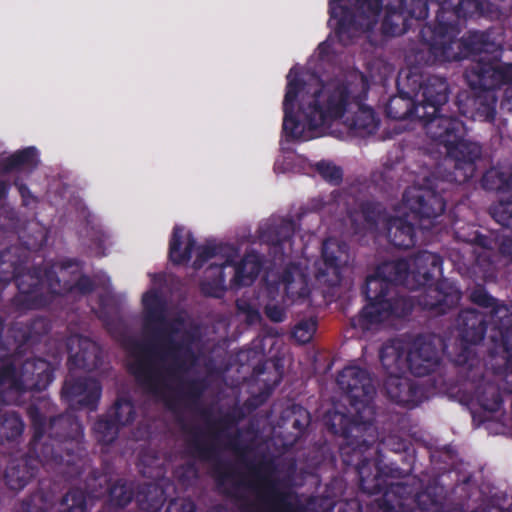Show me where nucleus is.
Returning <instances> with one entry per match:
<instances>
[{
	"instance_id": "64",
	"label": "nucleus",
	"mask_w": 512,
	"mask_h": 512,
	"mask_svg": "<svg viewBox=\"0 0 512 512\" xmlns=\"http://www.w3.org/2000/svg\"><path fill=\"white\" fill-rule=\"evenodd\" d=\"M334 431H335V433H338V432H341V433H343V434H346V433H347V431H346V430H344V429H343V430H342V429H341V430L334 429Z\"/></svg>"
},
{
	"instance_id": "11",
	"label": "nucleus",
	"mask_w": 512,
	"mask_h": 512,
	"mask_svg": "<svg viewBox=\"0 0 512 512\" xmlns=\"http://www.w3.org/2000/svg\"><path fill=\"white\" fill-rule=\"evenodd\" d=\"M348 246L344 242L325 240L321 250V263L317 264L315 278L329 287L342 281L343 268L348 264Z\"/></svg>"
},
{
	"instance_id": "12",
	"label": "nucleus",
	"mask_w": 512,
	"mask_h": 512,
	"mask_svg": "<svg viewBox=\"0 0 512 512\" xmlns=\"http://www.w3.org/2000/svg\"><path fill=\"white\" fill-rule=\"evenodd\" d=\"M442 339L433 333L418 334L408 348L407 366L411 373L421 377L429 375L438 363V345Z\"/></svg>"
},
{
	"instance_id": "57",
	"label": "nucleus",
	"mask_w": 512,
	"mask_h": 512,
	"mask_svg": "<svg viewBox=\"0 0 512 512\" xmlns=\"http://www.w3.org/2000/svg\"><path fill=\"white\" fill-rule=\"evenodd\" d=\"M10 185L8 182L1 180L0 181V200L7 197L9 193Z\"/></svg>"
},
{
	"instance_id": "24",
	"label": "nucleus",
	"mask_w": 512,
	"mask_h": 512,
	"mask_svg": "<svg viewBox=\"0 0 512 512\" xmlns=\"http://www.w3.org/2000/svg\"><path fill=\"white\" fill-rule=\"evenodd\" d=\"M231 265L232 259L230 257L219 264H210L199 284L201 294L206 297L222 298L227 290L225 269Z\"/></svg>"
},
{
	"instance_id": "13",
	"label": "nucleus",
	"mask_w": 512,
	"mask_h": 512,
	"mask_svg": "<svg viewBox=\"0 0 512 512\" xmlns=\"http://www.w3.org/2000/svg\"><path fill=\"white\" fill-rule=\"evenodd\" d=\"M489 316L475 308H466L460 311L457 319L461 341L465 344L462 352L455 359L458 365H467L471 354L467 346L480 343L487 332Z\"/></svg>"
},
{
	"instance_id": "36",
	"label": "nucleus",
	"mask_w": 512,
	"mask_h": 512,
	"mask_svg": "<svg viewBox=\"0 0 512 512\" xmlns=\"http://www.w3.org/2000/svg\"><path fill=\"white\" fill-rule=\"evenodd\" d=\"M335 384H372V375L367 368L351 364L338 372Z\"/></svg>"
},
{
	"instance_id": "32",
	"label": "nucleus",
	"mask_w": 512,
	"mask_h": 512,
	"mask_svg": "<svg viewBox=\"0 0 512 512\" xmlns=\"http://www.w3.org/2000/svg\"><path fill=\"white\" fill-rule=\"evenodd\" d=\"M234 276L231 280L234 286H249L259 276L262 270V263L255 255H246L240 262L235 263L232 260Z\"/></svg>"
},
{
	"instance_id": "61",
	"label": "nucleus",
	"mask_w": 512,
	"mask_h": 512,
	"mask_svg": "<svg viewBox=\"0 0 512 512\" xmlns=\"http://www.w3.org/2000/svg\"><path fill=\"white\" fill-rule=\"evenodd\" d=\"M177 384H191V385H194V384H208L207 382L205 381H188V382H178Z\"/></svg>"
},
{
	"instance_id": "31",
	"label": "nucleus",
	"mask_w": 512,
	"mask_h": 512,
	"mask_svg": "<svg viewBox=\"0 0 512 512\" xmlns=\"http://www.w3.org/2000/svg\"><path fill=\"white\" fill-rule=\"evenodd\" d=\"M7 338L13 341V347H7L0 342V361L8 357L11 353L21 355L26 347L35 344L30 330L25 322H14L8 329Z\"/></svg>"
},
{
	"instance_id": "23",
	"label": "nucleus",
	"mask_w": 512,
	"mask_h": 512,
	"mask_svg": "<svg viewBox=\"0 0 512 512\" xmlns=\"http://www.w3.org/2000/svg\"><path fill=\"white\" fill-rule=\"evenodd\" d=\"M112 417L115 423L111 424L108 421L100 420L94 426L99 440L104 443H110L115 438V424L125 426L134 420L135 412L131 402L128 400H119L115 405Z\"/></svg>"
},
{
	"instance_id": "41",
	"label": "nucleus",
	"mask_w": 512,
	"mask_h": 512,
	"mask_svg": "<svg viewBox=\"0 0 512 512\" xmlns=\"http://www.w3.org/2000/svg\"><path fill=\"white\" fill-rule=\"evenodd\" d=\"M23 431V424L21 420L15 416L10 415L0 421V437L5 439H12L19 436Z\"/></svg>"
},
{
	"instance_id": "6",
	"label": "nucleus",
	"mask_w": 512,
	"mask_h": 512,
	"mask_svg": "<svg viewBox=\"0 0 512 512\" xmlns=\"http://www.w3.org/2000/svg\"><path fill=\"white\" fill-rule=\"evenodd\" d=\"M28 255L19 247L11 246L0 251V283L7 285L14 281L18 295L14 304L22 310L41 309L47 302L41 296L44 286V266L28 268Z\"/></svg>"
},
{
	"instance_id": "38",
	"label": "nucleus",
	"mask_w": 512,
	"mask_h": 512,
	"mask_svg": "<svg viewBox=\"0 0 512 512\" xmlns=\"http://www.w3.org/2000/svg\"><path fill=\"white\" fill-rule=\"evenodd\" d=\"M317 330V321L313 318L304 319L298 322L293 330L292 337L300 344L311 341Z\"/></svg>"
},
{
	"instance_id": "14",
	"label": "nucleus",
	"mask_w": 512,
	"mask_h": 512,
	"mask_svg": "<svg viewBox=\"0 0 512 512\" xmlns=\"http://www.w3.org/2000/svg\"><path fill=\"white\" fill-rule=\"evenodd\" d=\"M44 284L47 291L41 290L40 295L46 296L47 303L42 308L49 307L58 297L74 293L85 296L96 289L94 280L86 274H80L74 282L61 281L54 264L44 266Z\"/></svg>"
},
{
	"instance_id": "39",
	"label": "nucleus",
	"mask_w": 512,
	"mask_h": 512,
	"mask_svg": "<svg viewBox=\"0 0 512 512\" xmlns=\"http://www.w3.org/2000/svg\"><path fill=\"white\" fill-rule=\"evenodd\" d=\"M30 475L24 465L11 466L6 470L5 480L12 490L22 489L28 482Z\"/></svg>"
},
{
	"instance_id": "50",
	"label": "nucleus",
	"mask_w": 512,
	"mask_h": 512,
	"mask_svg": "<svg viewBox=\"0 0 512 512\" xmlns=\"http://www.w3.org/2000/svg\"><path fill=\"white\" fill-rule=\"evenodd\" d=\"M264 312L272 322L280 323L283 322L286 318L285 310L276 304L266 305Z\"/></svg>"
},
{
	"instance_id": "22",
	"label": "nucleus",
	"mask_w": 512,
	"mask_h": 512,
	"mask_svg": "<svg viewBox=\"0 0 512 512\" xmlns=\"http://www.w3.org/2000/svg\"><path fill=\"white\" fill-rule=\"evenodd\" d=\"M280 283L284 286L286 297L292 302L305 299L310 293L308 278L299 263L290 262L285 266L280 276Z\"/></svg>"
},
{
	"instance_id": "33",
	"label": "nucleus",
	"mask_w": 512,
	"mask_h": 512,
	"mask_svg": "<svg viewBox=\"0 0 512 512\" xmlns=\"http://www.w3.org/2000/svg\"><path fill=\"white\" fill-rule=\"evenodd\" d=\"M37 164L36 148L27 147L4 158L1 162V169L4 173H10L23 168L34 169Z\"/></svg>"
},
{
	"instance_id": "37",
	"label": "nucleus",
	"mask_w": 512,
	"mask_h": 512,
	"mask_svg": "<svg viewBox=\"0 0 512 512\" xmlns=\"http://www.w3.org/2000/svg\"><path fill=\"white\" fill-rule=\"evenodd\" d=\"M360 212L367 229L370 231L376 230L382 214L381 204L373 201H364L360 204Z\"/></svg>"
},
{
	"instance_id": "17",
	"label": "nucleus",
	"mask_w": 512,
	"mask_h": 512,
	"mask_svg": "<svg viewBox=\"0 0 512 512\" xmlns=\"http://www.w3.org/2000/svg\"><path fill=\"white\" fill-rule=\"evenodd\" d=\"M69 357L67 366L74 370L93 371L101 365V352L97 344L88 337L76 335L67 341Z\"/></svg>"
},
{
	"instance_id": "44",
	"label": "nucleus",
	"mask_w": 512,
	"mask_h": 512,
	"mask_svg": "<svg viewBox=\"0 0 512 512\" xmlns=\"http://www.w3.org/2000/svg\"><path fill=\"white\" fill-rule=\"evenodd\" d=\"M220 249V246L210 242L199 246L197 248L196 258L193 262V268L196 270L201 269L208 260L212 259L219 253Z\"/></svg>"
},
{
	"instance_id": "10",
	"label": "nucleus",
	"mask_w": 512,
	"mask_h": 512,
	"mask_svg": "<svg viewBox=\"0 0 512 512\" xmlns=\"http://www.w3.org/2000/svg\"><path fill=\"white\" fill-rule=\"evenodd\" d=\"M441 107L435 113H428L421 123L427 137L451 153L452 148L465 138L466 126L457 116L441 114Z\"/></svg>"
},
{
	"instance_id": "28",
	"label": "nucleus",
	"mask_w": 512,
	"mask_h": 512,
	"mask_svg": "<svg viewBox=\"0 0 512 512\" xmlns=\"http://www.w3.org/2000/svg\"><path fill=\"white\" fill-rule=\"evenodd\" d=\"M185 229L176 225L173 228L169 241V259L175 265L188 263L192 258V252L196 247V239L191 232H187L185 238V247L181 250L183 244Z\"/></svg>"
},
{
	"instance_id": "20",
	"label": "nucleus",
	"mask_w": 512,
	"mask_h": 512,
	"mask_svg": "<svg viewBox=\"0 0 512 512\" xmlns=\"http://www.w3.org/2000/svg\"><path fill=\"white\" fill-rule=\"evenodd\" d=\"M295 233V223L292 219H280L277 222L269 223L260 231V238L271 246V253L279 260L291 250Z\"/></svg>"
},
{
	"instance_id": "45",
	"label": "nucleus",
	"mask_w": 512,
	"mask_h": 512,
	"mask_svg": "<svg viewBox=\"0 0 512 512\" xmlns=\"http://www.w3.org/2000/svg\"><path fill=\"white\" fill-rule=\"evenodd\" d=\"M132 499V491L126 484L118 483L110 490L111 502L119 507L127 505Z\"/></svg>"
},
{
	"instance_id": "8",
	"label": "nucleus",
	"mask_w": 512,
	"mask_h": 512,
	"mask_svg": "<svg viewBox=\"0 0 512 512\" xmlns=\"http://www.w3.org/2000/svg\"><path fill=\"white\" fill-rule=\"evenodd\" d=\"M469 299L481 308L490 309L489 320L494 326L493 330L497 331L500 337L498 342L496 335H491V340L495 343L491 354L498 353L501 349L505 360L504 373L512 375V308L492 296L483 285L475 286L469 294Z\"/></svg>"
},
{
	"instance_id": "49",
	"label": "nucleus",
	"mask_w": 512,
	"mask_h": 512,
	"mask_svg": "<svg viewBox=\"0 0 512 512\" xmlns=\"http://www.w3.org/2000/svg\"><path fill=\"white\" fill-rule=\"evenodd\" d=\"M487 394L491 395L493 397L492 400H489L487 398H481L479 400V403L481 406L489 411H495L499 408V406L502 403L501 397L496 393L495 386H489V390L486 391Z\"/></svg>"
},
{
	"instance_id": "52",
	"label": "nucleus",
	"mask_w": 512,
	"mask_h": 512,
	"mask_svg": "<svg viewBox=\"0 0 512 512\" xmlns=\"http://www.w3.org/2000/svg\"><path fill=\"white\" fill-rule=\"evenodd\" d=\"M166 512H195V507L189 500H180L171 503Z\"/></svg>"
},
{
	"instance_id": "3",
	"label": "nucleus",
	"mask_w": 512,
	"mask_h": 512,
	"mask_svg": "<svg viewBox=\"0 0 512 512\" xmlns=\"http://www.w3.org/2000/svg\"><path fill=\"white\" fill-rule=\"evenodd\" d=\"M144 308V330L152 335L154 342L134 343V349L142 355L131 364L130 370L137 377L147 375L151 371L152 356H159L162 360H169V367L176 372L188 371L197 361L193 349L196 335L192 331H185L180 340L173 335L179 329L166 319V304L156 290H149L142 296Z\"/></svg>"
},
{
	"instance_id": "34",
	"label": "nucleus",
	"mask_w": 512,
	"mask_h": 512,
	"mask_svg": "<svg viewBox=\"0 0 512 512\" xmlns=\"http://www.w3.org/2000/svg\"><path fill=\"white\" fill-rule=\"evenodd\" d=\"M61 394L72 406H93L100 396L97 386H64Z\"/></svg>"
},
{
	"instance_id": "4",
	"label": "nucleus",
	"mask_w": 512,
	"mask_h": 512,
	"mask_svg": "<svg viewBox=\"0 0 512 512\" xmlns=\"http://www.w3.org/2000/svg\"><path fill=\"white\" fill-rule=\"evenodd\" d=\"M414 20L429 15L428 0H394ZM384 0H329L330 21H335V35L343 46L361 33L372 31L383 11Z\"/></svg>"
},
{
	"instance_id": "48",
	"label": "nucleus",
	"mask_w": 512,
	"mask_h": 512,
	"mask_svg": "<svg viewBox=\"0 0 512 512\" xmlns=\"http://www.w3.org/2000/svg\"><path fill=\"white\" fill-rule=\"evenodd\" d=\"M15 187L18 189V192L22 199V205L28 207L32 204H36L38 202L37 197L33 195L30 191L29 187L23 183L20 179H16L14 181Z\"/></svg>"
},
{
	"instance_id": "25",
	"label": "nucleus",
	"mask_w": 512,
	"mask_h": 512,
	"mask_svg": "<svg viewBox=\"0 0 512 512\" xmlns=\"http://www.w3.org/2000/svg\"><path fill=\"white\" fill-rule=\"evenodd\" d=\"M407 353L408 348L400 339L386 341L379 351V359L386 373L398 377L407 366Z\"/></svg>"
},
{
	"instance_id": "5",
	"label": "nucleus",
	"mask_w": 512,
	"mask_h": 512,
	"mask_svg": "<svg viewBox=\"0 0 512 512\" xmlns=\"http://www.w3.org/2000/svg\"><path fill=\"white\" fill-rule=\"evenodd\" d=\"M397 90L385 106L387 118L420 122L428 113H435L439 106L445 105L450 93L446 78L429 75L422 79L414 73H409L404 82L398 78Z\"/></svg>"
},
{
	"instance_id": "58",
	"label": "nucleus",
	"mask_w": 512,
	"mask_h": 512,
	"mask_svg": "<svg viewBox=\"0 0 512 512\" xmlns=\"http://www.w3.org/2000/svg\"><path fill=\"white\" fill-rule=\"evenodd\" d=\"M330 45L327 42H322L318 45V52L320 58H324L329 53Z\"/></svg>"
},
{
	"instance_id": "18",
	"label": "nucleus",
	"mask_w": 512,
	"mask_h": 512,
	"mask_svg": "<svg viewBox=\"0 0 512 512\" xmlns=\"http://www.w3.org/2000/svg\"><path fill=\"white\" fill-rule=\"evenodd\" d=\"M500 75V63L485 57L472 61L464 72L465 80L473 91H495L501 87Z\"/></svg>"
},
{
	"instance_id": "15",
	"label": "nucleus",
	"mask_w": 512,
	"mask_h": 512,
	"mask_svg": "<svg viewBox=\"0 0 512 512\" xmlns=\"http://www.w3.org/2000/svg\"><path fill=\"white\" fill-rule=\"evenodd\" d=\"M455 238L474 247L475 263L484 272H489L494 268L495 258L497 257L494 249L497 241L492 235L483 234L475 225L468 224L456 228Z\"/></svg>"
},
{
	"instance_id": "42",
	"label": "nucleus",
	"mask_w": 512,
	"mask_h": 512,
	"mask_svg": "<svg viewBox=\"0 0 512 512\" xmlns=\"http://www.w3.org/2000/svg\"><path fill=\"white\" fill-rule=\"evenodd\" d=\"M316 170L319 175L332 184H339L342 181V169L326 161H320L316 164Z\"/></svg>"
},
{
	"instance_id": "19",
	"label": "nucleus",
	"mask_w": 512,
	"mask_h": 512,
	"mask_svg": "<svg viewBox=\"0 0 512 512\" xmlns=\"http://www.w3.org/2000/svg\"><path fill=\"white\" fill-rule=\"evenodd\" d=\"M460 113L474 121L493 123L496 118L497 97L494 91L479 90L478 93L457 97Z\"/></svg>"
},
{
	"instance_id": "2",
	"label": "nucleus",
	"mask_w": 512,
	"mask_h": 512,
	"mask_svg": "<svg viewBox=\"0 0 512 512\" xmlns=\"http://www.w3.org/2000/svg\"><path fill=\"white\" fill-rule=\"evenodd\" d=\"M292 74L293 69L287 75L283 100L282 130L287 141L312 139V131L341 119L351 103L357 110L345 119L350 130L364 137L378 129L379 119L374 109L364 104L370 90L364 73L355 72L325 83L316 78L317 87L313 90L298 75Z\"/></svg>"
},
{
	"instance_id": "46",
	"label": "nucleus",
	"mask_w": 512,
	"mask_h": 512,
	"mask_svg": "<svg viewBox=\"0 0 512 512\" xmlns=\"http://www.w3.org/2000/svg\"><path fill=\"white\" fill-rule=\"evenodd\" d=\"M237 309L245 315V320L249 325L259 323L262 316L257 308L247 302H237Z\"/></svg>"
},
{
	"instance_id": "55",
	"label": "nucleus",
	"mask_w": 512,
	"mask_h": 512,
	"mask_svg": "<svg viewBox=\"0 0 512 512\" xmlns=\"http://www.w3.org/2000/svg\"><path fill=\"white\" fill-rule=\"evenodd\" d=\"M150 491L153 492L154 497L152 499L153 504L151 505L152 509H157L163 502L162 491H160L157 487L151 486L149 487Z\"/></svg>"
},
{
	"instance_id": "30",
	"label": "nucleus",
	"mask_w": 512,
	"mask_h": 512,
	"mask_svg": "<svg viewBox=\"0 0 512 512\" xmlns=\"http://www.w3.org/2000/svg\"><path fill=\"white\" fill-rule=\"evenodd\" d=\"M480 185L485 191L508 194L512 201V170L499 166H493L487 169L481 179Z\"/></svg>"
},
{
	"instance_id": "56",
	"label": "nucleus",
	"mask_w": 512,
	"mask_h": 512,
	"mask_svg": "<svg viewBox=\"0 0 512 512\" xmlns=\"http://www.w3.org/2000/svg\"><path fill=\"white\" fill-rule=\"evenodd\" d=\"M502 104L512 111V86H509L505 89Z\"/></svg>"
},
{
	"instance_id": "9",
	"label": "nucleus",
	"mask_w": 512,
	"mask_h": 512,
	"mask_svg": "<svg viewBox=\"0 0 512 512\" xmlns=\"http://www.w3.org/2000/svg\"><path fill=\"white\" fill-rule=\"evenodd\" d=\"M424 184L405 190L403 200L421 230H430L446 209V201L439 191H444V181L434 176H425Z\"/></svg>"
},
{
	"instance_id": "7",
	"label": "nucleus",
	"mask_w": 512,
	"mask_h": 512,
	"mask_svg": "<svg viewBox=\"0 0 512 512\" xmlns=\"http://www.w3.org/2000/svg\"><path fill=\"white\" fill-rule=\"evenodd\" d=\"M469 17H455L441 29L431 33L423 41L428 45L429 59L425 63H444L460 61L471 56L489 53L494 46L490 35L482 31H469L458 39L461 32V20Z\"/></svg>"
},
{
	"instance_id": "27",
	"label": "nucleus",
	"mask_w": 512,
	"mask_h": 512,
	"mask_svg": "<svg viewBox=\"0 0 512 512\" xmlns=\"http://www.w3.org/2000/svg\"><path fill=\"white\" fill-rule=\"evenodd\" d=\"M55 366L44 358H28L22 362L24 384H52Z\"/></svg>"
},
{
	"instance_id": "26",
	"label": "nucleus",
	"mask_w": 512,
	"mask_h": 512,
	"mask_svg": "<svg viewBox=\"0 0 512 512\" xmlns=\"http://www.w3.org/2000/svg\"><path fill=\"white\" fill-rule=\"evenodd\" d=\"M383 9H385V15L381 23L383 35L395 37L408 32L411 18L406 16L402 8L398 7V2L384 0Z\"/></svg>"
},
{
	"instance_id": "35",
	"label": "nucleus",
	"mask_w": 512,
	"mask_h": 512,
	"mask_svg": "<svg viewBox=\"0 0 512 512\" xmlns=\"http://www.w3.org/2000/svg\"><path fill=\"white\" fill-rule=\"evenodd\" d=\"M385 394L395 403L414 407L422 401L423 386H384Z\"/></svg>"
},
{
	"instance_id": "16",
	"label": "nucleus",
	"mask_w": 512,
	"mask_h": 512,
	"mask_svg": "<svg viewBox=\"0 0 512 512\" xmlns=\"http://www.w3.org/2000/svg\"><path fill=\"white\" fill-rule=\"evenodd\" d=\"M455 159L454 169L448 175L449 182L462 184L473 178L476 172V161L481 158L482 147L463 138L447 153Z\"/></svg>"
},
{
	"instance_id": "51",
	"label": "nucleus",
	"mask_w": 512,
	"mask_h": 512,
	"mask_svg": "<svg viewBox=\"0 0 512 512\" xmlns=\"http://www.w3.org/2000/svg\"><path fill=\"white\" fill-rule=\"evenodd\" d=\"M65 502L69 506L71 512H83L84 511L83 499H82V495L80 493H76V492L69 493L65 498Z\"/></svg>"
},
{
	"instance_id": "47",
	"label": "nucleus",
	"mask_w": 512,
	"mask_h": 512,
	"mask_svg": "<svg viewBox=\"0 0 512 512\" xmlns=\"http://www.w3.org/2000/svg\"><path fill=\"white\" fill-rule=\"evenodd\" d=\"M353 405L357 413L354 420L356 425L366 424L372 420L373 408L368 403L355 402Z\"/></svg>"
},
{
	"instance_id": "59",
	"label": "nucleus",
	"mask_w": 512,
	"mask_h": 512,
	"mask_svg": "<svg viewBox=\"0 0 512 512\" xmlns=\"http://www.w3.org/2000/svg\"><path fill=\"white\" fill-rule=\"evenodd\" d=\"M265 371V364H257L254 368H253V375L255 376H260L261 374H263Z\"/></svg>"
},
{
	"instance_id": "21",
	"label": "nucleus",
	"mask_w": 512,
	"mask_h": 512,
	"mask_svg": "<svg viewBox=\"0 0 512 512\" xmlns=\"http://www.w3.org/2000/svg\"><path fill=\"white\" fill-rule=\"evenodd\" d=\"M492 218L505 228L511 229V234L494 237L497 241L494 252L497 254L495 265L488 273L496 270L499 257H503L507 262H512V201H499L490 207Z\"/></svg>"
},
{
	"instance_id": "29",
	"label": "nucleus",
	"mask_w": 512,
	"mask_h": 512,
	"mask_svg": "<svg viewBox=\"0 0 512 512\" xmlns=\"http://www.w3.org/2000/svg\"><path fill=\"white\" fill-rule=\"evenodd\" d=\"M387 236L389 242L399 249L412 248L417 242L415 226L402 217L389 220Z\"/></svg>"
},
{
	"instance_id": "43",
	"label": "nucleus",
	"mask_w": 512,
	"mask_h": 512,
	"mask_svg": "<svg viewBox=\"0 0 512 512\" xmlns=\"http://www.w3.org/2000/svg\"><path fill=\"white\" fill-rule=\"evenodd\" d=\"M27 324L34 343H38L41 337L47 335L51 330V324L45 317H34L25 322Z\"/></svg>"
},
{
	"instance_id": "54",
	"label": "nucleus",
	"mask_w": 512,
	"mask_h": 512,
	"mask_svg": "<svg viewBox=\"0 0 512 512\" xmlns=\"http://www.w3.org/2000/svg\"><path fill=\"white\" fill-rule=\"evenodd\" d=\"M84 266V262L77 258H66L62 260L59 264V268L61 271H68L73 267H76L78 270H82Z\"/></svg>"
},
{
	"instance_id": "62",
	"label": "nucleus",
	"mask_w": 512,
	"mask_h": 512,
	"mask_svg": "<svg viewBox=\"0 0 512 512\" xmlns=\"http://www.w3.org/2000/svg\"><path fill=\"white\" fill-rule=\"evenodd\" d=\"M281 376L279 375L278 377H276V379L273 380V382L271 384H274V385H277V384H281Z\"/></svg>"
},
{
	"instance_id": "40",
	"label": "nucleus",
	"mask_w": 512,
	"mask_h": 512,
	"mask_svg": "<svg viewBox=\"0 0 512 512\" xmlns=\"http://www.w3.org/2000/svg\"><path fill=\"white\" fill-rule=\"evenodd\" d=\"M0 384H24V381H22V364L19 367L12 361L1 364Z\"/></svg>"
},
{
	"instance_id": "53",
	"label": "nucleus",
	"mask_w": 512,
	"mask_h": 512,
	"mask_svg": "<svg viewBox=\"0 0 512 512\" xmlns=\"http://www.w3.org/2000/svg\"><path fill=\"white\" fill-rule=\"evenodd\" d=\"M501 87L503 85L512 86V63L500 64Z\"/></svg>"
},
{
	"instance_id": "1",
	"label": "nucleus",
	"mask_w": 512,
	"mask_h": 512,
	"mask_svg": "<svg viewBox=\"0 0 512 512\" xmlns=\"http://www.w3.org/2000/svg\"><path fill=\"white\" fill-rule=\"evenodd\" d=\"M442 265V257L427 250L415 253L411 262L401 258L378 265L374 274L365 280L362 294L366 304L357 316L351 318V326L370 331L388 320L409 316L413 311V300L398 295L394 287L404 285L409 277L414 281L413 288H424L416 297L423 310L439 316L457 308L462 298L457 283L448 278L432 283L437 276H442Z\"/></svg>"
},
{
	"instance_id": "63",
	"label": "nucleus",
	"mask_w": 512,
	"mask_h": 512,
	"mask_svg": "<svg viewBox=\"0 0 512 512\" xmlns=\"http://www.w3.org/2000/svg\"><path fill=\"white\" fill-rule=\"evenodd\" d=\"M335 418H339L340 421L344 420V416L340 414H336Z\"/></svg>"
},
{
	"instance_id": "60",
	"label": "nucleus",
	"mask_w": 512,
	"mask_h": 512,
	"mask_svg": "<svg viewBox=\"0 0 512 512\" xmlns=\"http://www.w3.org/2000/svg\"><path fill=\"white\" fill-rule=\"evenodd\" d=\"M363 388H364V386H358V385L351 386V390H350V392H351L353 395H357V394H359L360 392H363Z\"/></svg>"
}]
</instances>
